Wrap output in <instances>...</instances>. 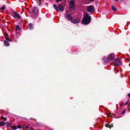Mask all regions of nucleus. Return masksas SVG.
<instances>
[{
  "label": "nucleus",
  "instance_id": "f257e3e1",
  "mask_svg": "<svg viewBox=\"0 0 130 130\" xmlns=\"http://www.w3.org/2000/svg\"><path fill=\"white\" fill-rule=\"evenodd\" d=\"M91 19V17L89 15V14L86 12L85 13V15L84 16L82 19V22L84 24L88 25L90 22Z\"/></svg>",
  "mask_w": 130,
  "mask_h": 130
},
{
  "label": "nucleus",
  "instance_id": "f03ea898",
  "mask_svg": "<svg viewBox=\"0 0 130 130\" xmlns=\"http://www.w3.org/2000/svg\"><path fill=\"white\" fill-rule=\"evenodd\" d=\"M53 6L55 9L57 11H59L60 10L63 11L64 10V6L62 4H59L57 7L56 5L54 4Z\"/></svg>",
  "mask_w": 130,
  "mask_h": 130
},
{
  "label": "nucleus",
  "instance_id": "7ed1b4c3",
  "mask_svg": "<svg viewBox=\"0 0 130 130\" xmlns=\"http://www.w3.org/2000/svg\"><path fill=\"white\" fill-rule=\"evenodd\" d=\"M87 12L90 13V14H93V12H95V8L93 5H90L87 7Z\"/></svg>",
  "mask_w": 130,
  "mask_h": 130
},
{
  "label": "nucleus",
  "instance_id": "20e7f679",
  "mask_svg": "<svg viewBox=\"0 0 130 130\" xmlns=\"http://www.w3.org/2000/svg\"><path fill=\"white\" fill-rule=\"evenodd\" d=\"M81 20V18L77 17L75 19H72L71 20V21L72 23L76 24L80 22Z\"/></svg>",
  "mask_w": 130,
  "mask_h": 130
},
{
  "label": "nucleus",
  "instance_id": "39448f33",
  "mask_svg": "<svg viewBox=\"0 0 130 130\" xmlns=\"http://www.w3.org/2000/svg\"><path fill=\"white\" fill-rule=\"evenodd\" d=\"M74 0H72L69 2L70 4L69 6L70 8L73 10H74L75 9V7L74 5Z\"/></svg>",
  "mask_w": 130,
  "mask_h": 130
},
{
  "label": "nucleus",
  "instance_id": "423d86ee",
  "mask_svg": "<svg viewBox=\"0 0 130 130\" xmlns=\"http://www.w3.org/2000/svg\"><path fill=\"white\" fill-rule=\"evenodd\" d=\"M121 64V60L119 59H116L114 61V64L116 66H120Z\"/></svg>",
  "mask_w": 130,
  "mask_h": 130
},
{
  "label": "nucleus",
  "instance_id": "0eeeda50",
  "mask_svg": "<svg viewBox=\"0 0 130 130\" xmlns=\"http://www.w3.org/2000/svg\"><path fill=\"white\" fill-rule=\"evenodd\" d=\"M115 58V55L113 54H109L107 57V59L110 61L113 60Z\"/></svg>",
  "mask_w": 130,
  "mask_h": 130
},
{
  "label": "nucleus",
  "instance_id": "6e6552de",
  "mask_svg": "<svg viewBox=\"0 0 130 130\" xmlns=\"http://www.w3.org/2000/svg\"><path fill=\"white\" fill-rule=\"evenodd\" d=\"M13 17L14 18H17L19 19H20L21 18V17L19 14L17 13L16 12L13 11Z\"/></svg>",
  "mask_w": 130,
  "mask_h": 130
},
{
  "label": "nucleus",
  "instance_id": "1a4fd4ad",
  "mask_svg": "<svg viewBox=\"0 0 130 130\" xmlns=\"http://www.w3.org/2000/svg\"><path fill=\"white\" fill-rule=\"evenodd\" d=\"M65 17L67 18L69 20H70V21L72 19V17L70 14H68L66 13L64 15Z\"/></svg>",
  "mask_w": 130,
  "mask_h": 130
},
{
  "label": "nucleus",
  "instance_id": "9d476101",
  "mask_svg": "<svg viewBox=\"0 0 130 130\" xmlns=\"http://www.w3.org/2000/svg\"><path fill=\"white\" fill-rule=\"evenodd\" d=\"M105 127H109L110 128H111V127H113V124L112 123H111V124H106L105 125Z\"/></svg>",
  "mask_w": 130,
  "mask_h": 130
},
{
  "label": "nucleus",
  "instance_id": "9b49d317",
  "mask_svg": "<svg viewBox=\"0 0 130 130\" xmlns=\"http://www.w3.org/2000/svg\"><path fill=\"white\" fill-rule=\"evenodd\" d=\"M33 13L34 14L37 13L38 11V8L36 7H34L33 9Z\"/></svg>",
  "mask_w": 130,
  "mask_h": 130
},
{
  "label": "nucleus",
  "instance_id": "f8f14e48",
  "mask_svg": "<svg viewBox=\"0 0 130 130\" xmlns=\"http://www.w3.org/2000/svg\"><path fill=\"white\" fill-rule=\"evenodd\" d=\"M4 45L7 46H8L9 45V43L7 41L5 40L4 42Z\"/></svg>",
  "mask_w": 130,
  "mask_h": 130
},
{
  "label": "nucleus",
  "instance_id": "ddd939ff",
  "mask_svg": "<svg viewBox=\"0 0 130 130\" xmlns=\"http://www.w3.org/2000/svg\"><path fill=\"white\" fill-rule=\"evenodd\" d=\"M6 124V122L4 121H0V126H4Z\"/></svg>",
  "mask_w": 130,
  "mask_h": 130
},
{
  "label": "nucleus",
  "instance_id": "4468645a",
  "mask_svg": "<svg viewBox=\"0 0 130 130\" xmlns=\"http://www.w3.org/2000/svg\"><path fill=\"white\" fill-rule=\"evenodd\" d=\"M5 124H6V127H10L11 124V123L10 122H6Z\"/></svg>",
  "mask_w": 130,
  "mask_h": 130
},
{
  "label": "nucleus",
  "instance_id": "2eb2a0df",
  "mask_svg": "<svg viewBox=\"0 0 130 130\" xmlns=\"http://www.w3.org/2000/svg\"><path fill=\"white\" fill-rule=\"evenodd\" d=\"M29 28L30 29H31L33 28V25L32 24V23H29Z\"/></svg>",
  "mask_w": 130,
  "mask_h": 130
},
{
  "label": "nucleus",
  "instance_id": "dca6fc26",
  "mask_svg": "<svg viewBox=\"0 0 130 130\" xmlns=\"http://www.w3.org/2000/svg\"><path fill=\"white\" fill-rule=\"evenodd\" d=\"M20 29V27L18 25H16L15 26V31H17L18 30Z\"/></svg>",
  "mask_w": 130,
  "mask_h": 130
},
{
  "label": "nucleus",
  "instance_id": "f3484780",
  "mask_svg": "<svg viewBox=\"0 0 130 130\" xmlns=\"http://www.w3.org/2000/svg\"><path fill=\"white\" fill-rule=\"evenodd\" d=\"M111 8L112 10L113 11H115L117 10L116 8L114 6H111Z\"/></svg>",
  "mask_w": 130,
  "mask_h": 130
},
{
  "label": "nucleus",
  "instance_id": "a211bd4d",
  "mask_svg": "<svg viewBox=\"0 0 130 130\" xmlns=\"http://www.w3.org/2000/svg\"><path fill=\"white\" fill-rule=\"evenodd\" d=\"M11 128L13 130H16L17 129V127L15 126H12L11 127Z\"/></svg>",
  "mask_w": 130,
  "mask_h": 130
},
{
  "label": "nucleus",
  "instance_id": "6ab92c4d",
  "mask_svg": "<svg viewBox=\"0 0 130 130\" xmlns=\"http://www.w3.org/2000/svg\"><path fill=\"white\" fill-rule=\"evenodd\" d=\"M110 61V60H108L107 59V58L105 60L104 63L106 64H107Z\"/></svg>",
  "mask_w": 130,
  "mask_h": 130
},
{
  "label": "nucleus",
  "instance_id": "aec40b11",
  "mask_svg": "<svg viewBox=\"0 0 130 130\" xmlns=\"http://www.w3.org/2000/svg\"><path fill=\"white\" fill-rule=\"evenodd\" d=\"M41 0H38L37 1V2L38 3V5L40 6L41 5Z\"/></svg>",
  "mask_w": 130,
  "mask_h": 130
},
{
  "label": "nucleus",
  "instance_id": "412c9836",
  "mask_svg": "<svg viewBox=\"0 0 130 130\" xmlns=\"http://www.w3.org/2000/svg\"><path fill=\"white\" fill-rule=\"evenodd\" d=\"M108 115L110 116H113L114 117L115 116V114H113L112 113L109 112L108 113Z\"/></svg>",
  "mask_w": 130,
  "mask_h": 130
},
{
  "label": "nucleus",
  "instance_id": "4be33fe9",
  "mask_svg": "<svg viewBox=\"0 0 130 130\" xmlns=\"http://www.w3.org/2000/svg\"><path fill=\"white\" fill-rule=\"evenodd\" d=\"M5 8V5H4L2 7L0 8V9L2 10H4Z\"/></svg>",
  "mask_w": 130,
  "mask_h": 130
},
{
  "label": "nucleus",
  "instance_id": "5701e85b",
  "mask_svg": "<svg viewBox=\"0 0 130 130\" xmlns=\"http://www.w3.org/2000/svg\"><path fill=\"white\" fill-rule=\"evenodd\" d=\"M1 118L3 119L4 121H6L7 120V118H6L2 116L1 117Z\"/></svg>",
  "mask_w": 130,
  "mask_h": 130
},
{
  "label": "nucleus",
  "instance_id": "b1692460",
  "mask_svg": "<svg viewBox=\"0 0 130 130\" xmlns=\"http://www.w3.org/2000/svg\"><path fill=\"white\" fill-rule=\"evenodd\" d=\"M8 37H5V39L7 41H11V40L7 38Z\"/></svg>",
  "mask_w": 130,
  "mask_h": 130
},
{
  "label": "nucleus",
  "instance_id": "393cba45",
  "mask_svg": "<svg viewBox=\"0 0 130 130\" xmlns=\"http://www.w3.org/2000/svg\"><path fill=\"white\" fill-rule=\"evenodd\" d=\"M126 109H124L122 111V112L121 113V114H124L126 112Z\"/></svg>",
  "mask_w": 130,
  "mask_h": 130
},
{
  "label": "nucleus",
  "instance_id": "a878e982",
  "mask_svg": "<svg viewBox=\"0 0 130 130\" xmlns=\"http://www.w3.org/2000/svg\"><path fill=\"white\" fill-rule=\"evenodd\" d=\"M22 127V126L21 125H18L17 126L18 128H19V129L21 128Z\"/></svg>",
  "mask_w": 130,
  "mask_h": 130
},
{
  "label": "nucleus",
  "instance_id": "bb28decb",
  "mask_svg": "<svg viewBox=\"0 0 130 130\" xmlns=\"http://www.w3.org/2000/svg\"><path fill=\"white\" fill-rule=\"evenodd\" d=\"M5 37H8V35L7 33H6L5 34Z\"/></svg>",
  "mask_w": 130,
  "mask_h": 130
},
{
  "label": "nucleus",
  "instance_id": "cd10ccee",
  "mask_svg": "<svg viewBox=\"0 0 130 130\" xmlns=\"http://www.w3.org/2000/svg\"><path fill=\"white\" fill-rule=\"evenodd\" d=\"M56 1L57 3H58L59 2H61L62 1V0H56Z\"/></svg>",
  "mask_w": 130,
  "mask_h": 130
},
{
  "label": "nucleus",
  "instance_id": "c85d7f7f",
  "mask_svg": "<svg viewBox=\"0 0 130 130\" xmlns=\"http://www.w3.org/2000/svg\"><path fill=\"white\" fill-rule=\"evenodd\" d=\"M28 127H29L27 126H26L25 127V128L27 129H28Z\"/></svg>",
  "mask_w": 130,
  "mask_h": 130
},
{
  "label": "nucleus",
  "instance_id": "c756f323",
  "mask_svg": "<svg viewBox=\"0 0 130 130\" xmlns=\"http://www.w3.org/2000/svg\"><path fill=\"white\" fill-rule=\"evenodd\" d=\"M25 125L24 124H23L22 127L23 128L24 127Z\"/></svg>",
  "mask_w": 130,
  "mask_h": 130
},
{
  "label": "nucleus",
  "instance_id": "7c9ffc66",
  "mask_svg": "<svg viewBox=\"0 0 130 130\" xmlns=\"http://www.w3.org/2000/svg\"><path fill=\"white\" fill-rule=\"evenodd\" d=\"M128 103L127 102L125 103V105H127V104H128Z\"/></svg>",
  "mask_w": 130,
  "mask_h": 130
},
{
  "label": "nucleus",
  "instance_id": "2f4dec72",
  "mask_svg": "<svg viewBox=\"0 0 130 130\" xmlns=\"http://www.w3.org/2000/svg\"><path fill=\"white\" fill-rule=\"evenodd\" d=\"M128 96L129 97H130V93H129L128 94Z\"/></svg>",
  "mask_w": 130,
  "mask_h": 130
},
{
  "label": "nucleus",
  "instance_id": "473e14b6",
  "mask_svg": "<svg viewBox=\"0 0 130 130\" xmlns=\"http://www.w3.org/2000/svg\"><path fill=\"white\" fill-rule=\"evenodd\" d=\"M116 2H118L119 1V0H115Z\"/></svg>",
  "mask_w": 130,
  "mask_h": 130
},
{
  "label": "nucleus",
  "instance_id": "72a5a7b5",
  "mask_svg": "<svg viewBox=\"0 0 130 130\" xmlns=\"http://www.w3.org/2000/svg\"><path fill=\"white\" fill-rule=\"evenodd\" d=\"M91 2H93L94 0H90Z\"/></svg>",
  "mask_w": 130,
  "mask_h": 130
},
{
  "label": "nucleus",
  "instance_id": "f704fd0d",
  "mask_svg": "<svg viewBox=\"0 0 130 130\" xmlns=\"http://www.w3.org/2000/svg\"><path fill=\"white\" fill-rule=\"evenodd\" d=\"M120 1L121 2H123V1H124V0H120Z\"/></svg>",
  "mask_w": 130,
  "mask_h": 130
},
{
  "label": "nucleus",
  "instance_id": "c9c22d12",
  "mask_svg": "<svg viewBox=\"0 0 130 130\" xmlns=\"http://www.w3.org/2000/svg\"><path fill=\"white\" fill-rule=\"evenodd\" d=\"M29 130H35L34 129H29Z\"/></svg>",
  "mask_w": 130,
  "mask_h": 130
}]
</instances>
